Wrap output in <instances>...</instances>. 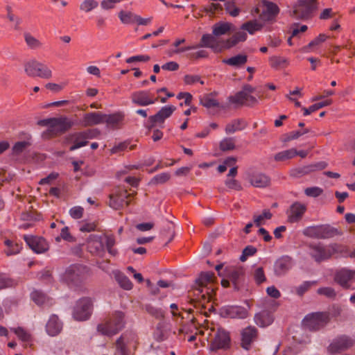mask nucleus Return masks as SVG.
<instances>
[{
  "mask_svg": "<svg viewBox=\"0 0 355 355\" xmlns=\"http://www.w3.org/2000/svg\"><path fill=\"white\" fill-rule=\"evenodd\" d=\"M171 178L168 173H162L155 175L152 180V184H163L167 182Z\"/></svg>",
  "mask_w": 355,
  "mask_h": 355,
  "instance_id": "nucleus-56",
  "label": "nucleus"
},
{
  "mask_svg": "<svg viewBox=\"0 0 355 355\" xmlns=\"http://www.w3.org/2000/svg\"><path fill=\"white\" fill-rule=\"evenodd\" d=\"M184 83L187 85H192L199 82L201 85H204V81L200 80L199 76L197 75H186L184 78Z\"/></svg>",
  "mask_w": 355,
  "mask_h": 355,
  "instance_id": "nucleus-63",
  "label": "nucleus"
},
{
  "mask_svg": "<svg viewBox=\"0 0 355 355\" xmlns=\"http://www.w3.org/2000/svg\"><path fill=\"white\" fill-rule=\"evenodd\" d=\"M94 137L95 133L92 130L71 134L69 135L68 139L73 142V145L70 147L69 150L73 151L86 146L87 144V140L93 139Z\"/></svg>",
  "mask_w": 355,
  "mask_h": 355,
  "instance_id": "nucleus-12",
  "label": "nucleus"
},
{
  "mask_svg": "<svg viewBox=\"0 0 355 355\" xmlns=\"http://www.w3.org/2000/svg\"><path fill=\"white\" fill-rule=\"evenodd\" d=\"M225 40H218L213 33L204 34L200 40V47L211 49L215 53H220L225 48Z\"/></svg>",
  "mask_w": 355,
  "mask_h": 355,
  "instance_id": "nucleus-14",
  "label": "nucleus"
},
{
  "mask_svg": "<svg viewBox=\"0 0 355 355\" xmlns=\"http://www.w3.org/2000/svg\"><path fill=\"white\" fill-rule=\"evenodd\" d=\"M175 110V107L173 105L163 107L156 114L148 118L150 126L159 125L162 127L164 121L169 118Z\"/></svg>",
  "mask_w": 355,
  "mask_h": 355,
  "instance_id": "nucleus-18",
  "label": "nucleus"
},
{
  "mask_svg": "<svg viewBox=\"0 0 355 355\" xmlns=\"http://www.w3.org/2000/svg\"><path fill=\"white\" fill-rule=\"evenodd\" d=\"M246 39L247 33L245 32V31H238L235 33L230 38L224 40L225 48H226V49H229L236 46L238 43L245 41Z\"/></svg>",
  "mask_w": 355,
  "mask_h": 355,
  "instance_id": "nucleus-31",
  "label": "nucleus"
},
{
  "mask_svg": "<svg viewBox=\"0 0 355 355\" xmlns=\"http://www.w3.org/2000/svg\"><path fill=\"white\" fill-rule=\"evenodd\" d=\"M24 40L27 46L31 49H40L42 46V43L29 33H24Z\"/></svg>",
  "mask_w": 355,
  "mask_h": 355,
  "instance_id": "nucleus-43",
  "label": "nucleus"
},
{
  "mask_svg": "<svg viewBox=\"0 0 355 355\" xmlns=\"http://www.w3.org/2000/svg\"><path fill=\"white\" fill-rule=\"evenodd\" d=\"M11 330L17 336L19 339L24 343H30L32 340L31 334L24 328L19 327L17 328H11Z\"/></svg>",
  "mask_w": 355,
  "mask_h": 355,
  "instance_id": "nucleus-41",
  "label": "nucleus"
},
{
  "mask_svg": "<svg viewBox=\"0 0 355 355\" xmlns=\"http://www.w3.org/2000/svg\"><path fill=\"white\" fill-rule=\"evenodd\" d=\"M200 103L207 108L218 107V102L212 97V94L205 95L200 98Z\"/></svg>",
  "mask_w": 355,
  "mask_h": 355,
  "instance_id": "nucleus-46",
  "label": "nucleus"
},
{
  "mask_svg": "<svg viewBox=\"0 0 355 355\" xmlns=\"http://www.w3.org/2000/svg\"><path fill=\"white\" fill-rule=\"evenodd\" d=\"M257 252V249L252 245H248L245 247L240 257L241 261H245L249 257L254 255Z\"/></svg>",
  "mask_w": 355,
  "mask_h": 355,
  "instance_id": "nucleus-54",
  "label": "nucleus"
},
{
  "mask_svg": "<svg viewBox=\"0 0 355 355\" xmlns=\"http://www.w3.org/2000/svg\"><path fill=\"white\" fill-rule=\"evenodd\" d=\"M250 184L255 187L263 188L270 183V178L261 173H256L250 177Z\"/></svg>",
  "mask_w": 355,
  "mask_h": 355,
  "instance_id": "nucleus-29",
  "label": "nucleus"
},
{
  "mask_svg": "<svg viewBox=\"0 0 355 355\" xmlns=\"http://www.w3.org/2000/svg\"><path fill=\"white\" fill-rule=\"evenodd\" d=\"M254 322L259 327H267L273 322V316L270 312L264 310L254 315Z\"/></svg>",
  "mask_w": 355,
  "mask_h": 355,
  "instance_id": "nucleus-30",
  "label": "nucleus"
},
{
  "mask_svg": "<svg viewBox=\"0 0 355 355\" xmlns=\"http://www.w3.org/2000/svg\"><path fill=\"white\" fill-rule=\"evenodd\" d=\"M123 318L122 312H115L105 322L98 325V331L109 336L117 334L124 326Z\"/></svg>",
  "mask_w": 355,
  "mask_h": 355,
  "instance_id": "nucleus-5",
  "label": "nucleus"
},
{
  "mask_svg": "<svg viewBox=\"0 0 355 355\" xmlns=\"http://www.w3.org/2000/svg\"><path fill=\"white\" fill-rule=\"evenodd\" d=\"M33 301L39 306L51 305L53 304L52 299H50L44 293L40 291H34L31 295Z\"/></svg>",
  "mask_w": 355,
  "mask_h": 355,
  "instance_id": "nucleus-33",
  "label": "nucleus"
},
{
  "mask_svg": "<svg viewBox=\"0 0 355 355\" xmlns=\"http://www.w3.org/2000/svg\"><path fill=\"white\" fill-rule=\"evenodd\" d=\"M230 345L229 333L223 329H218L214 338L211 341L210 349L216 351L220 349H227Z\"/></svg>",
  "mask_w": 355,
  "mask_h": 355,
  "instance_id": "nucleus-13",
  "label": "nucleus"
},
{
  "mask_svg": "<svg viewBox=\"0 0 355 355\" xmlns=\"http://www.w3.org/2000/svg\"><path fill=\"white\" fill-rule=\"evenodd\" d=\"M257 336V329L253 327L245 328L241 333V345L248 349L251 343L256 339Z\"/></svg>",
  "mask_w": 355,
  "mask_h": 355,
  "instance_id": "nucleus-26",
  "label": "nucleus"
},
{
  "mask_svg": "<svg viewBox=\"0 0 355 355\" xmlns=\"http://www.w3.org/2000/svg\"><path fill=\"white\" fill-rule=\"evenodd\" d=\"M318 293L320 295H325L329 298H334L336 297V293L333 288L331 287H323L320 288L318 290Z\"/></svg>",
  "mask_w": 355,
  "mask_h": 355,
  "instance_id": "nucleus-60",
  "label": "nucleus"
},
{
  "mask_svg": "<svg viewBox=\"0 0 355 355\" xmlns=\"http://www.w3.org/2000/svg\"><path fill=\"white\" fill-rule=\"evenodd\" d=\"M24 239L30 248L35 253H43L49 249L46 241L42 237L24 235Z\"/></svg>",
  "mask_w": 355,
  "mask_h": 355,
  "instance_id": "nucleus-19",
  "label": "nucleus"
},
{
  "mask_svg": "<svg viewBox=\"0 0 355 355\" xmlns=\"http://www.w3.org/2000/svg\"><path fill=\"white\" fill-rule=\"evenodd\" d=\"M262 27V23L255 19L243 24L241 28L242 31H248L250 34L252 35L256 31H260Z\"/></svg>",
  "mask_w": 355,
  "mask_h": 355,
  "instance_id": "nucleus-38",
  "label": "nucleus"
},
{
  "mask_svg": "<svg viewBox=\"0 0 355 355\" xmlns=\"http://www.w3.org/2000/svg\"><path fill=\"white\" fill-rule=\"evenodd\" d=\"M315 8V0H300L294 6L293 16L297 19L309 18Z\"/></svg>",
  "mask_w": 355,
  "mask_h": 355,
  "instance_id": "nucleus-11",
  "label": "nucleus"
},
{
  "mask_svg": "<svg viewBox=\"0 0 355 355\" xmlns=\"http://www.w3.org/2000/svg\"><path fill=\"white\" fill-rule=\"evenodd\" d=\"M306 210L305 205L299 202H294L290 207L288 220L291 223H297L301 220Z\"/></svg>",
  "mask_w": 355,
  "mask_h": 355,
  "instance_id": "nucleus-24",
  "label": "nucleus"
},
{
  "mask_svg": "<svg viewBox=\"0 0 355 355\" xmlns=\"http://www.w3.org/2000/svg\"><path fill=\"white\" fill-rule=\"evenodd\" d=\"M231 103L241 105L252 106L257 103L256 97L241 90L235 95L229 97Z\"/></svg>",
  "mask_w": 355,
  "mask_h": 355,
  "instance_id": "nucleus-22",
  "label": "nucleus"
},
{
  "mask_svg": "<svg viewBox=\"0 0 355 355\" xmlns=\"http://www.w3.org/2000/svg\"><path fill=\"white\" fill-rule=\"evenodd\" d=\"M292 267V260L289 257L284 256L276 261L274 265V272L277 276L285 275Z\"/></svg>",
  "mask_w": 355,
  "mask_h": 355,
  "instance_id": "nucleus-25",
  "label": "nucleus"
},
{
  "mask_svg": "<svg viewBox=\"0 0 355 355\" xmlns=\"http://www.w3.org/2000/svg\"><path fill=\"white\" fill-rule=\"evenodd\" d=\"M247 61L248 56L245 54H238L230 58L223 60V63L236 68L243 67Z\"/></svg>",
  "mask_w": 355,
  "mask_h": 355,
  "instance_id": "nucleus-32",
  "label": "nucleus"
},
{
  "mask_svg": "<svg viewBox=\"0 0 355 355\" xmlns=\"http://www.w3.org/2000/svg\"><path fill=\"white\" fill-rule=\"evenodd\" d=\"M322 191H323L322 189L317 187H313L306 188L304 191V193L308 196L315 198L322 194Z\"/></svg>",
  "mask_w": 355,
  "mask_h": 355,
  "instance_id": "nucleus-61",
  "label": "nucleus"
},
{
  "mask_svg": "<svg viewBox=\"0 0 355 355\" xmlns=\"http://www.w3.org/2000/svg\"><path fill=\"white\" fill-rule=\"evenodd\" d=\"M88 248L92 254H101L105 250L103 236L101 234H91L88 241Z\"/></svg>",
  "mask_w": 355,
  "mask_h": 355,
  "instance_id": "nucleus-23",
  "label": "nucleus"
},
{
  "mask_svg": "<svg viewBox=\"0 0 355 355\" xmlns=\"http://www.w3.org/2000/svg\"><path fill=\"white\" fill-rule=\"evenodd\" d=\"M269 61L270 66L275 69L284 68L287 65V60L283 57L272 56Z\"/></svg>",
  "mask_w": 355,
  "mask_h": 355,
  "instance_id": "nucleus-47",
  "label": "nucleus"
},
{
  "mask_svg": "<svg viewBox=\"0 0 355 355\" xmlns=\"http://www.w3.org/2000/svg\"><path fill=\"white\" fill-rule=\"evenodd\" d=\"M224 6L227 13H228L232 17H237L241 12L240 8L236 7L235 5V0L225 1Z\"/></svg>",
  "mask_w": 355,
  "mask_h": 355,
  "instance_id": "nucleus-42",
  "label": "nucleus"
},
{
  "mask_svg": "<svg viewBox=\"0 0 355 355\" xmlns=\"http://www.w3.org/2000/svg\"><path fill=\"white\" fill-rule=\"evenodd\" d=\"M104 114L101 112H89L83 116L82 125L85 127L92 126L103 123Z\"/></svg>",
  "mask_w": 355,
  "mask_h": 355,
  "instance_id": "nucleus-28",
  "label": "nucleus"
},
{
  "mask_svg": "<svg viewBox=\"0 0 355 355\" xmlns=\"http://www.w3.org/2000/svg\"><path fill=\"white\" fill-rule=\"evenodd\" d=\"M214 272H204L200 274L196 280L198 288L197 289L198 293L196 295L201 301L203 306H205V302H210L214 297V288L211 287V285L210 286L207 285L211 284L214 282Z\"/></svg>",
  "mask_w": 355,
  "mask_h": 355,
  "instance_id": "nucleus-3",
  "label": "nucleus"
},
{
  "mask_svg": "<svg viewBox=\"0 0 355 355\" xmlns=\"http://www.w3.org/2000/svg\"><path fill=\"white\" fill-rule=\"evenodd\" d=\"M104 116L103 123H107V124L112 128H116L123 119V116L120 114H114L110 115L104 114Z\"/></svg>",
  "mask_w": 355,
  "mask_h": 355,
  "instance_id": "nucleus-39",
  "label": "nucleus"
},
{
  "mask_svg": "<svg viewBox=\"0 0 355 355\" xmlns=\"http://www.w3.org/2000/svg\"><path fill=\"white\" fill-rule=\"evenodd\" d=\"M302 234L307 237L315 239H327L339 234L338 230L329 225H311L305 227Z\"/></svg>",
  "mask_w": 355,
  "mask_h": 355,
  "instance_id": "nucleus-6",
  "label": "nucleus"
},
{
  "mask_svg": "<svg viewBox=\"0 0 355 355\" xmlns=\"http://www.w3.org/2000/svg\"><path fill=\"white\" fill-rule=\"evenodd\" d=\"M92 311V301L89 297H83L77 301L73 311L76 320L83 321L89 319Z\"/></svg>",
  "mask_w": 355,
  "mask_h": 355,
  "instance_id": "nucleus-9",
  "label": "nucleus"
},
{
  "mask_svg": "<svg viewBox=\"0 0 355 355\" xmlns=\"http://www.w3.org/2000/svg\"><path fill=\"white\" fill-rule=\"evenodd\" d=\"M254 279L257 284H261L266 281V277L263 270L261 267L256 268L254 271Z\"/></svg>",
  "mask_w": 355,
  "mask_h": 355,
  "instance_id": "nucleus-58",
  "label": "nucleus"
},
{
  "mask_svg": "<svg viewBox=\"0 0 355 355\" xmlns=\"http://www.w3.org/2000/svg\"><path fill=\"white\" fill-rule=\"evenodd\" d=\"M131 194L128 193L127 191H119L116 193L110 196L109 205L114 209H120L125 205L128 206L130 200L128 198Z\"/></svg>",
  "mask_w": 355,
  "mask_h": 355,
  "instance_id": "nucleus-17",
  "label": "nucleus"
},
{
  "mask_svg": "<svg viewBox=\"0 0 355 355\" xmlns=\"http://www.w3.org/2000/svg\"><path fill=\"white\" fill-rule=\"evenodd\" d=\"M354 279H355V270L347 268L338 270L334 276L335 282L344 288H349V282Z\"/></svg>",
  "mask_w": 355,
  "mask_h": 355,
  "instance_id": "nucleus-21",
  "label": "nucleus"
},
{
  "mask_svg": "<svg viewBox=\"0 0 355 355\" xmlns=\"http://www.w3.org/2000/svg\"><path fill=\"white\" fill-rule=\"evenodd\" d=\"M62 329V322L55 315H52L46 324V333L51 336H55L59 334Z\"/></svg>",
  "mask_w": 355,
  "mask_h": 355,
  "instance_id": "nucleus-27",
  "label": "nucleus"
},
{
  "mask_svg": "<svg viewBox=\"0 0 355 355\" xmlns=\"http://www.w3.org/2000/svg\"><path fill=\"white\" fill-rule=\"evenodd\" d=\"M98 3L95 0H84L80 5V9L85 12H89L97 8Z\"/></svg>",
  "mask_w": 355,
  "mask_h": 355,
  "instance_id": "nucleus-50",
  "label": "nucleus"
},
{
  "mask_svg": "<svg viewBox=\"0 0 355 355\" xmlns=\"http://www.w3.org/2000/svg\"><path fill=\"white\" fill-rule=\"evenodd\" d=\"M244 274V270L242 268H236L230 271L229 278L234 284L235 289H239V286L241 282Z\"/></svg>",
  "mask_w": 355,
  "mask_h": 355,
  "instance_id": "nucleus-36",
  "label": "nucleus"
},
{
  "mask_svg": "<svg viewBox=\"0 0 355 355\" xmlns=\"http://www.w3.org/2000/svg\"><path fill=\"white\" fill-rule=\"evenodd\" d=\"M307 246L310 256L318 263L329 259L335 254L347 253V248L338 243H331L325 245L320 242H312L309 243Z\"/></svg>",
  "mask_w": 355,
  "mask_h": 355,
  "instance_id": "nucleus-1",
  "label": "nucleus"
},
{
  "mask_svg": "<svg viewBox=\"0 0 355 355\" xmlns=\"http://www.w3.org/2000/svg\"><path fill=\"white\" fill-rule=\"evenodd\" d=\"M146 311L149 314L158 319L162 318L164 315V311L162 310V309L154 307L151 305H146Z\"/></svg>",
  "mask_w": 355,
  "mask_h": 355,
  "instance_id": "nucleus-53",
  "label": "nucleus"
},
{
  "mask_svg": "<svg viewBox=\"0 0 355 355\" xmlns=\"http://www.w3.org/2000/svg\"><path fill=\"white\" fill-rule=\"evenodd\" d=\"M103 241H104V245L105 248H106L108 250V252L113 254L114 250H112V247L114 246L115 241L114 239L112 236H103Z\"/></svg>",
  "mask_w": 355,
  "mask_h": 355,
  "instance_id": "nucleus-62",
  "label": "nucleus"
},
{
  "mask_svg": "<svg viewBox=\"0 0 355 355\" xmlns=\"http://www.w3.org/2000/svg\"><path fill=\"white\" fill-rule=\"evenodd\" d=\"M329 322V316L325 313L316 312L308 314L302 321L304 327L310 331H317L323 328Z\"/></svg>",
  "mask_w": 355,
  "mask_h": 355,
  "instance_id": "nucleus-8",
  "label": "nucleus"
},
{
  "mask_svg": "<svg viewBox=\"0 0 355 355\" xmlns=\"http://www.w3.org/2000/svg\"><path fill=\"white\" fill-rule=\"evenodd\" d=\"M15 282L6 275L0 273V290L13 286Z\"/></svg>",
  "mask_w": 355,
  "mask_h": 355,
  "instance_id": "nucleus-52",
  "label": "nucleus"
},
{
  "mask_svg": "<svg viewBox=\"0 0 355 355\" xmlns=\"http://www.w3.org/2000/svg\"><path fill=\"white\" fill-rule=\"evenodd\" d=\"M131 100L137 105L147 106L157 102V98H154L149 91L139 90L131 94Z\"/></svg>",
  "mask_w": 355,
  "mask_h": 355,
  "instance_id": "nucleus-16",
  "label": "nucleus"
},
{
  "mask_svg": "<svg viewBox=\"0 0 355 355\" xmlns=\"http://www.w3.org/2000/svg\"><path fill=\"white\" fill-rule=\"evenodd\" d=\"M90 275L89 268L81 264H73L65 270L62 279L70 286H78Z\"/></svg>",
  "mask_w": 355,
  "mask_h": 355,
  "instance_id": "nucleus-4",
  "label": "nucleus"
},
{
  "mask_svg": "<svg viewBox=\"0 0 355 355\" xmlns=\"http://www.w3.org/2000/svg\"><path fill=\"white\" fill-rule=\"evenodd\" d=\"M220 314L223 317L244 319L247 318L248 313L246 309L243 306H226L221 309Z\"/></svg>",
  "mask_w": 355,
  "mask_h": 355,
  "instance_id": "nucleus-20",
  "label": "nucleus"
},
{
  "mask_svg": "<svg viewBox=\"0 0 355 355\" xmlns=\"http://www.w3.org/2000/svg\"><path fill=\"white\" fill-rule=\"evenodd\" d=\"M84 213V209L80 206H75L71 207L69 214L71 218L74 219H80L83 217Z\"/></svg>",
  "mask_w": 355,
  "mask_h": 355,
  "instance_id": "nucleus-57",
  "label": "nucleus"
},
{
  "mask_svg": "<svg viewBox=\"0 0 355 355\" xmlns=\"http://www.w3.org/2000/svg\"><path fill=\"white\" fill-rule=\"evenodd\" d=\"M232 24L228 22L220 21L215 24L212 27V33L216 37H219L220 35H223L227 34L228 32L231 31Z\"/></svg>",
  "mask_w": 355,
  "mask_h": 355,
  "instance_id": "nucleus-34",
  "label": "nucleus"
},
{
  "mask_svg": "<svg viewBox=\"0 0 355 355\" xmlns=\"http://www.w3.org/2000/svg\"><path fill=\"white\" fill-rule=\"evenodd\" d=\"M114 355H129L123 336L119 338L116 341V351Z\"/></svg>",
  "mask_w": 355,
  "mask_h": 355,
  "instance_id": "nucleus-48",
  "label": "nucleus"
},
{
  "mask_svg": "<svg viewBox=\"0 0 355 355\" xmlns=\"http://www.w3.org/2000/svg\"><path fill=\"white\" fill-rule=\"evenodd\" d=\"M272 214L268 210H264L262 214L254 216V222L256 226L259 227L263 223L265 219H270Z\"/></svg>",
  "mask_w": 355,
  "mask_h": 355,
  "instance_id": "nucleus-51",
  "label": "nucleus"
},
{
  "mask_svg": "<svg viewBox=\"0 0 355 355\" xmlns=\"http://www.w3.org/2000/svg\"><path fill=\"white\" fill-rule=\"evenodd\" d=\"M24 71L30 77L49 79L52 76L51 70L46 64L35 59L30 60L24 63Z\"/></svg>",
  "mask_w": 355,
  "mask_h": 355,
  "instance_id": "nucleus-7",
  "label": "nucleus"
},
{
  "mask_svg": "<svg viewBox=\"0 0 355 355\" xmlns=\"http://www.w3.org/2000/svg\"><path fill=\"white\" fill-rule=\"evenodd\" d=\"M297 155V150L291 148L277 153L274 159L277 162H284L291 159Z\"/></svg>",
  "mask_w": 355,
  "mask_h": 355,
  "instance_id": "nucleus-40",
  "label": "nucleus"
},
{
  "mask_svg": "<svg viewBox=\"0 0 355 355\" xmlns=\"http://www.w3.org/2000/svg\"><path fill=\"white\" fill-rule=\"evenodd\" d=\"M28 146L29 143L28 141H23L17 142L12 148L13 153L19 155Z\"/></svg>",
  "mask_w": 355,
  "mask_h": 355,
  "instance_id": "nucleus-59",
  "label": "nucleus"
},
{
  "mask_svg": "<svg viewBox=\"0 0 355 355\" xmlns=\"http://www.w3.org/2000/svg\"><path fill=\"white\" fill-rule=\"evenodd\" d=\"M354 343V340L348 336H338L332 340L327 351L331 354H338L352 347Z\"/></svg>",
  "mask_w": 355,
  "mask_h": 355,
  "instance_id": "nucleus-10",
  "label": "nucleus"
},
{
  "mask_svg": "<svg viewBox=\"0 0 355 355\" xmlns=\"http://www.w3.org/2000/svg\"><path fill=\"white\" fill-rule=\"evenodd\" d=\"M261 6L262 11L260 17L266 21H272L279 12V8L277 4L267 0H261Z\"/></svg>",
  "mask_w": 355,
  "mask_h": 355,
  "instance_id": "nucleus-15",
  "label": "nucleus"
},
{
  "mask_svg": "<svg viewBox=\"0 0 355 355\" xmlns=\"http://www.w3.org/2000/svg\"><path fill=\"white\" fill-rule=\"evenodd\" d=\"M315 284V282L309 281L303 282L296 288L297 294L300 295H303L306 291L309 290V288H311V286L314 285Z\"/></svg>",
  "mask_w": 355,
  "mask_h": 355,
  "instance_id": "nucleus-64",
  "label": "nucleus"
},
{
  "mask_svg": "<svg viewBox=\"0 0 355 355\" xmlns=\"http://www.w3.org/2000/svg\"><path fill=\"white\" fill-rule=\"evenodd\" d=\"M246 127V123L241 119H234L229 123L225 128L227 134H232L235 132L243 130Z\"/></svg>",
  "mask_w": 355,
  "mask_h": 355,
  "instance_id": "nucleus-35",
  "label": "nucleus"
},
{
  "mask_svg": "<svg viewBox=\"0 0 355 355\" xmlns=\"http://www.w3.org/2000/svg\"><path fill=\"white\" fill-rule=\"evenodd\" d=\"M220 148L223 151L234 150L235 148L234 138L228 137L223 139L220 143Z\"/></svg>",
  "mask_w": 355,
  "mask_h": 355,
  "instance_id": "nucleus-49",
  "label": "nucleus"
},
{
  "mask_svg": "<svg viewBox=\"0 0 355 355\" xmlns=\"http://www.w3.org/2000/svg\"><path fill=\"white\" fill-rule=\"evenodd\" d=\"M119 17L123 24H133L136 22L137 15L127 11H121Z\"/></svg>",
  "mask_w": 355,
  "mask_h": 355,
  "instance_id": "nucleus-45",
  "label": "nucleus"
},
{
  "mask_svg": "<svg viewBox=\"0 0 355 355\" xmlns=\"http://www.w3.org/2000/svg\"><path fill=\"white\" fill-rule=\"evenodd\" d=\"M73 124V122L67 117L49 118L38 121V125L48 127L47 130L43 133L45 138L63 134L69 130Z\"/></svg>",
  "mask_w": 355,
  "mask_h": 355,
  "instance_id": "nucleus-2",
  "label": "nucleus"
},
{
  "mask_svg": "<svg viewBox=\"0 0 355 355\" xmlns=\"http://www.w3.org/2000/svg\"><path fill=\"white\" fill-rule=\"evenodd\" d=\"M116 281L119 283L120 286L125 290H130L132 288V284L124 273L120 271H115L114 272Z\"/></svg>",
  "mask_w": 355,
  "mask_h": 355,
  "instance_id": "nucleus-37",
  "label": "nucleus"
},
{
  "mask_svg": "<svg viewBox=\"0 0 355 355\" xmlns=\"http://www.w3.org/2000/svg\"><path fill=\"white\" fill-rule=\"evenodd\" d=\"M5 245L7 246V249L5 250V252L8 256L18 254L21 249L20 244L14 243L10 240L5 241Z\"/></svg>",
  "mask_w": 355,
  "mask_h": 355,
  "instance_id": "nucleus-44",
  "label": "nucleus"
},
{
  "mask_svg": "<svg viewBox=\"0 0 355 355\" xmlns=\"http://www.w3.org/2000/svg\"><path fill=\"white\" fill-rule=\"evenodd\" d=\"M327 38V36L324 34H320L318 37H317L315 39H314L313 41H311L306 46H305L304 51L306 52H309V49L315 46H318L322 42H324L326 39Z\"/></svg>",
  "mask_w": 355,
  "mask_h": 355,
  "instance_id": "nucleus-55",
  "label": "nucleus"
}]
</instances>
